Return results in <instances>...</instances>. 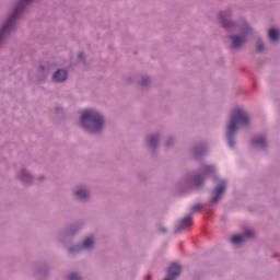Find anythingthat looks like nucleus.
I'll return each instance as SVG.
<instances>
[{
	"instance_id": "7ed1b4c3",
	"label": "nucleus",
	"mask_w": 280,
	"mask_h": 280,
	"mask_svg": "<svg viewBox=\"0 0 280 280\" xmlns=\"http://www.w3.org/2000/svg\"><path fill=\"white\" fill-rule=\"evenodd\" d=\"M26 3H30V0H22L18 4L16 9L13 11L12 16L8 19L7 24L0 31V40L3 38V34H8V32H10L12 25H14V21L21 16V12H23Z\"/></svg>"
},
{
	"instance_id": "412c9836",
	"label": "nucleus",
	"mask_w": 280,
	"mask_h": 280,
	"mask_svg": "<svg viewBox=\"0 0 280 280\" xmlns=\"http://www.w3.org/2000/svg\"><path fill=\"white\" fill-rule=\"evenodd\" d=\"M83 56H84L83 54H79V58H83Z\"/></svg>"
},
{
	"instance_id": "dca6fc26",
	"label": "nucleus",
	"mask_w": 280,
	"mask_h": 280,
	"mask_svg": "<svg viewBox=\"0 0 280 280\" xmlns=\"http://www.w3.org/2000/svg\"><path fill=\"white\" fill-rule=\"evenodd\" d=\"M215 172V168L213 166H205L203 167V174H211Z\"/></svg>"
},
{
	"instance_id": "2eb2a0df",
	"label": "nucleus",
	"mask_w": 280,
	"mask_h": 280,
	"mask_svg": "<svg viewBox=\"0 0 280 280\" xmlns=\"http://www.w3.org/2000/svg\"><path fill=\"white\" fill-rule=\"evenodd\" d=\"M159 143V136H151L149 139V145L152 148Z\"/></svg>"
},
{
	"instance_id": "0eeeda50",
	"label": "nucleus",
	"mask_w": 280,
	"mask_h": 280,
	"mask_svg": "<svg viewBox=\"0 0 280 280\" xmlns=\"http://www.w3.org/2000/svg\"><path fill=\"white\" fill-rule=\"evenodd\" d=\"M194 224L191 215H187L178 222L176 231H183V229H189Z\"/></svg>"
},
{
	"instance_id": "ddd939ff",
	"label": "nucleus",
	"mask_w": 280,
	"mask_h": 280,
	"mask_svg": "<svg viewBox=\"0 0 280 280\" xmlns=\"http://www.w3.org/2000/svg\"><path fill=\"white\" fill-rule=\"evenodd\" d=\"M268 36H269V40L277 43V40H279V31L275 28H270L268 32Z\"/></svg>"
},
{
	"instance_id": "4468645a",
	"label": "nucleus",
	"mask_w": 280,
	"mask_h": 280,
	"mask_svg": "<svg viewBox=\"0 0 280 280\" xmlns=\"http://www.w3.org/2000/svg\"><path fill=\"white\" fill-rule=\"evenodd\" d=\"M21 178H22V180H24L25 183H31V180H32V175H30V173H27L26 171H22V173H21Z\"/></svg>"
},
{
	"instance_id": "4be33fe9",
	"label": "nucleus",
	"mask_w": 280,
	"mask_h": 280,
	"mask_svg": "<svg viewBox=\"0 0 280 280\" xmlns=\"http://www.w3.org/2000/svg\"><path fill=\"white\" fill-rule=\"evenodd\" d=\"M167 230H165V229H162V233H165Z\"/></svg>"
},
{
	"instance_id": "6ab92c4d",
	"label": "nucleus",
	"mask_w": 280,
	"mask_h": 280,
	"mask_svg": "<svg viewBox=\"0 0 280 280\" xmlns=\"http://www.w3.org/2000/svg\"><path fill=\"white\" fill-rule=\"evenodd\" d=\"M200 209H202V206L197 205L191 208V211H200Z\"/></svg>"
},
{
	"instance_id": "f3484780",
	"label": "nucleus",
	"mask_w": 280,
	"mask_h": 280,
	"mask_svg": "<svg viewBox=\"0 0 280 280\" xmlns=\"http://www.w3.org/2000/svg\"><path fill=\"white\" fill-rule=\"evenodd\" d=\"M68 280H80V276H78V273H72L68 277Z\"/></svg>"
},
{
	"instance_id": "1a4fd4ad",
	"label": "nucleus",
	"mask_w": 280,
	"mask_h": 280,
	"mask_svg": "<svg viewBox=\"0 0 280 280\" xmlns=\"http://www.w3.org/2000/svg\"><path fill=\"white\" fill-rule=\"evenodd\" d=\"M55 82H65L67 80V70L59 69L54 74Z\"/></svg>"
},
{
	"instance_id": "a211bd4d",
	"label": "nucleus",
	"mask_w": 280,
	"mask_h": 280,
	"mask_svg": "<svg viewBox=\"0 0 280 280\" xmlns=\"http://www.w3.org/2000/svg\"><path fill=\"white\" fill-rule=\"evenodd\" d=\"M257 51H264V44L259 42L256 46Z\"/></svg>"
},
{
	"instance_id": "39448f33",
	"label": "nucleus",
	"mask_w": 280,
	"mask_h": 280,
	"mask_svg": "<svg viewBox=\"0 0 280 280\" xmlns=\"http://www.w3.org/2000/svg\"><path fill=\"white\" fill-rule=\"evenodd\" d=\"M224 191H226V182H222L214 188L213 190L214 196L212 197L211 202H218V200L222 198V195L224 194Z\"/></svg>"
},
{
	"instance_id": "f257e3e1",
	"label": "nucleus",
	"mask_w": 280,
	"mask_h": 280,
	"mask_svg": "<svg viewBox=\"0 0 280 280\" xmlns=\"http://www.w3.org/2000/svg\"><path fill=\"white\" fill-rule=\"evenodd\" d=\"M249 121L250 118H248V114L244 109L236 108L232 112L226 131V139L230 148L235 147V141L233 140V137H235V132H237L240 128H246Z\"/></svg>"
},
{
	"instance_id": "f8f14e48",
	"label": "nucleus",
	"mask_w": 280,
	"mask_h": 280,
	"mask_svg": "<svg viewBox=\"0 0 280 280\" xmlns=\"http://www.w3.org/2000/svg\"><path fill=\"white\" fill-rule=\"evenodd\" d=\"M74 196H77L79 200H86L89 198V191L86 189H79L74 192Z\"/></svg>"
},
{
	"instance_id": "20e7f679",
	"label": "nucleus",
	"mask_w": 280,
	"mask_h": 280,
	"mask_svg": "<svg viewBox=\"0 0 280 280\" xmlns=\"http://www.w3.org/2000/svg\"><path fill=\"white\" fill-rule=\"evenodd\" d=\"M248 32H250V27H248V24L246 22L243 23V26L241 28V35H233L231 36L232 40V49H240V46L246 43V36H248Z\"/></svg>"
},
{
	"instance_id": "9b49d317",
	"label": "nucleus",
	"mask_w": 280,
	"mask_h": 280,
	"mask_svg": "<svg viewBox=\"0 0 280 280\" xmlns=\"http://www.w3.org/2000/svg\"><path fill=\"white\" fill-rule=\"evenodd\" d=\"M229 16H231V14L229 13H221L220 14V21L222 23V25H224V27H232L233 26V22L229 21Z\"/></svg>"
},
{
	"instance_id": "f03ea898",
	"label": "nucleus",
	"mask_w": 280,
	"mask_h": 280,
	"mask_svg": "<svg viewBox=\"0 0 280 280\" xmlns=\"http://www.w3.org/2000/svg\"><path fill=\"white\" fill-rule=\"evenodd\" d=\"M81 126L88 132H100L104 128V117L93 109L84 110L81 116Z\"/></svg>"
},
{
	"instance_id": "423d86ee",
	"label": "nucleus",
	"mask_w": 280,
	"mask_h": 280,
	"mask_svg": "<svg viewBox=\"0 0 280 280\" xmlns=\"http://www.w3.org/2000/svg\"><path fill=\"white\" fill-rule=\"evenodd\" d=\"M255 235V232L253 230L245 231V234H236L232 236L231 242L232 244H242V242H246V237H253Z\"/></svg>"
},
{
	"instance_id": "aec40b11",
	"label": "nucleus",
	"mask_w": 280,
	"mask_h": 280,
	"mask_svg": "<svg viewBox=\"0 0 280 280\" xmlns=\"http://www.w3.org/2000/svg\"><path fill=\"white\" fill-rule=\"evenodd\" d=\"M200 176H197V177H195V183H196V185H200Z\"/></svg>"
},
{
	"instance_id": "6e6552de",
	"label": "nucleus",
	"mask_w": 280,
	"mask_h": 280,
	"mask_svg": "<svg viewBox=\"0 0 280 280\" xmlns=\"http://www.w3.org/2000/svg\"><path fill=\"white\" fill-rule=\"evenodd\" d=\"M93 244H94V241H93V237L89 236L86 237L84 241H83V244L82 246H78L75 247L78 250H80V248H93ZM74 252V247H71L69 249V253H73Z\"/></svg>"
},
{
	"instance_id": "9d476101",
	"label": "nucleus",
	"mask_w": 280,
	"mask_h": 280,
	"mask_svg": "<svg viewBox=\"0 0 280 280\" xmlns=\"http://www.w3.org/2000/svg\"><path fill=\"white\" fill-rule=\"evenodd\" d=\"M252 143L255 148H266V138L256 137L252 140Z\"/></svg>"
}]
</instances>
